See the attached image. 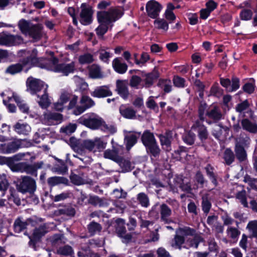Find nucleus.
<instances>
[{
  "label": "nucleus",
  "mask_w": 257,
  "mask_h": 257,
  "mask_svg": "<svg viewBox=\"0 0 257 257\" xmlns=\"http://www.w3.org/2000/svg\"><path fill=\"white\" fill-rule=\"evenodd\" d=\"M116 163L121 167L122 172H128L132 169L131 163L128 160L122 159L121 157L119 158V161Z\"/></svg>",
  "instance_id": "obj_44"
},
{
  "label": "nucleus",
  "mask_w": 257,
  "mask_h": 257,
  "mask_svg": "<svg viewBox=\"0 0 257 257\" xmlns=\"http://www.w3.org/2000/svg\"><path fill=\"white\" fill-rule=\"evenodd\" d=\"M158 86L165 93H169L172 90V82L170 79H160L158 83Z\"/></svg>",
  "instance_id": "obj_37"
},
{
  "label": "nucleus",
  "mask_w": 257,
  "mask_h": 257,
  "mask_svg": "<svg viewBox=\"0 0 257 257\" xmlns=\"http://www.w3.org/2000/svg\"><path fill=\"white\" fill-rule=\"evenodd\" d=\"M231 98L230 95H225L223 96L222 108L224 111H229L230 108L232 107V104L230 102Z\"/></svg>",
  "instance_id": "obj_49"
},
{
  "label": "nucleus",
  "mask_w": 257,
  "mask_h": 257,
  "mask_svg": "<svg viewBox=\"0 0 257 257\" xmlns=\"http://www.w3.org/2000/svg\"><path fill=\"white\" fill-rule=\"evenodd\" d=\"M224 160L227 164H231L234 160V155L233 152L230 149H226L224 153Z\"/></svg>",
  "instance_id": "obj_58"
},
{
  "label": "nucleus",
  "mask_w": 257,
  "mask_h": 257,
  "mask_svg": "<svg viewBox=\"0 0 257 257\" xmlns=\"http://www.w3.org/2000/svg\"><path fill=\"white\" fill-rule=\"evenodd\" d=\"M14 130L20 135H27L30 132L31 128L27 123L17 122L14 126Z\"/></svg>",
  "instance_id": "obj_29"
},
{
  "label": "nucleus",
  "mask_w": 257,
  "mask_h": 257,
  "mask_svg": "<svg viewBox=\"0 0 257 257\" xmlns=\"http://www.w3.org/2000/svg\"><path fill=\"white\" fill-rule=\"evenodd\" d=\"M160 73L157 68H155L153 70L149 73L145 75V86L146 87H150L154 83L155 80L159 78Z\"/></svg>",
  "instance_id": "obj_24"
},
{
  "label": "nucleus",
  "mask_w": 257,
  "mask_h": 257,
  "mask_svg": "<svg viewBox=\"0 0 257 257\" xmlns=\"http://www.w3.org/2000/svg\"><path fill=\"white\" fill-rule=\"evenodd\" d=\"M174 185H170V189L174 193L178 192V188L187 192H190L191 190L190 184L183 179L182 176H176L174 179Z\"/></svg>",
  "instance_id": "obj_14"
},
{
  "label": "nucleus",
  "mask_w": 257,
  "mask_h": 257,
  "mask_svg": "<svg viewBox=\"0 0 257 257\" xmlns=\"http://www.w3.org/2000/svg\"><path fill=\"white\" fill-rule=\"evenodd\" d=\"M192 129L198 132L199 137L202 141L207 138L208 133L206 128L201 121H196L192 126Z\"/></svg>",
  "instance_id": "obj_23"
},
{
  "label": "nucleus",
  "mask_w": 257,
  "mask_h": 257,
  "mask_svg": "<svg viewBox=\"0 0 257 257\" xmlns=\"http://www.w3.org/2000/svg\"><path fill=\"white\" fill-rule=\"evenodd\" d=\"M30 157V160L31 161H33L35 159L34 157H30V154L29 153H19L15 155L14 156V159L15 161H21V160H29Z\"/></svg>",
  "instance_id": "obj_50"
},
{
  "label": "nucleus",
  "mask_w": 257,
  "mask_h": 257,
  "mask_svg": "<svg viewBox=\"0 0 257 257\" xmlns=\"http://www.w3.org/2000/svg\"><path fill=\"white\" fill-rule=\"evenodd\" d=\"M27 90L32 94H35L46 87V85L42 80L33 78L29 77L26 81Z\"/></svg>",
  "instance_id": "obj_12"
},
{
  "label": "nucleus",
  "mask_w": 257,
  "mask_h": 257,
  "mask_svg": "<svg viewBox=\"0 0 257 257\" xmlns=\"http://www.w3.org/2000/svg\"><path fill=\"white\" fill-rule=\"evenodd\" d=\"M79 21L83 25H88L92 22L93 11L91 6L86 3H82L80 6Z\"/></svg>",
  "instance_id": "obj_10"
},
{
  "label": "nucleus",
  "mask_w": 257,
  "mask_h": 257,
  "mask_svg": "<svg viewBox=\"0 0 257 257\" xmlns=\"http://www.w3.org/2000/svg\"><path fill=\"white\" fill-rule=\"evenodd\" d=\"M114 223L116 231L118 236L122 238V241L124 243L129 242L132 239V236L130 234H126L124 220L117 218L115 220Z\"/></svg>",
  "instance_id": "obj_15"
},
{
  "label": "nucleus",
  "mask_w": 257,
  "mask_h": 257,
  "mask_svg": "<svg viewBox=\"0 0 257 257\" xmlns=\"http://www.w3.org/2000/svg\"><path fill=\"white\" fill-rule=\"evenodd\" d=\"M8 186V182L5 173L0 174V191L7 190Z\"/></svg>",
  "instance_id": "obj_62"
},
{
  "label": "nucleus",
  "mask_w": 257,
  "mask_h": 257,
  "mask_svg": "<svg viewBox=\"0 0 257 257\" xmlns=\"http://www.w3.org/2000/svg\"><path fill=\"white\" fill-rule=\"evenodd\" d=\"M112 95V92L106 85H103L96 88L91 93V95L94 97L101 98L105 97Z\"/></svg>",
  "instance_id": "obj_21"
},
{
  "label": "nucleus",
  "mask_w": 257,
  "mask_h": 257,
  "mask_svg": "<svg viewBox=\"0 0 257 257\" xmlns=\"http://www.w3.org/2000/svg\"><path fill=\"white\" fill-rule=\"evenodd\" d=\"M18 27L23 34L28 35L35 41H38L43 36V27L41 24H32L25 20H21Z\"/></svg>",
  "instance_id": "obj_5"
},
{
  "label": "nucleus",
  "mask_w": 257,
  "mask_h": 257,
  "mask_svg": "<svg viewBox=\"0 0 257 257\" xmlns=\"http://www.w3.org/2000/svg\"><path fill=\"white\" fill-rule=\"evenodd\" d=\"M47 232L44 226H41L38 228H36L33 233V239L35 240L39 239L43 236Z\"/></svg>",
  "instance_id": "obj_47"
},
{
  "label": "nucleus",
  "mask_w": 257,
  "mask_h": 257,
  "mask_svg": "<svg viewBox=\"0 0 257 257\" xmlns=\"http://www.w3.org/2000/svg\"><path fill=\"white\" fill-rule=\"evenodd\" d=\"M250 140L247 136L241 137L238 139L236 146H240L242 147H247L250 144Z\"/></svg>",
  "instance_id": "obj_57"
},
{
  "label": "nucleus",
  "mask_w": 257,
  "mask_h": 257,
  "mask_svg": "<svg viewBox=\"0 0 257 257\" xmlns=\"http://www.w3.org/2000/svg\"><path fill=\"white\" fill-rule=\"evenodd\" d=\"M175 233L171 246L180 250L183 248H197L199 243L203 241V238L196 233V230L188 226L179 227Z\"/></svg>",
  "instance_id": "obj_1"
},
{
  "label": "nucleus",
  "mask_w": 257,
  "mask_h": 257,
  "mask_svg": "<svg viewBox=\"0 0 257 257\" xmlns=\"http://www.w3.org/2000/svg\"><path fill=\"white\" fill-rule=\"evenodd\" d=\"M57 252L60 255L74 257V251L72 248L69 245H65L60 247L57 250Z\"/></svg>",
  "instance_id": "obj_41"
},
{
  "label": "nucleus",
  "mask_w": 257,
  "mask_h": 257,
  "mask_svg": "<svg viewBox=\"0 0 257 257\" xmlns=\"http://www.w3.org/2000/svg\"><path fill=\"white\" fill-rule=\"evenodd\" d=\"M79 121L91 129L96 130L100 129L103 120L101 118L98 117L86 118L83 116L79 119Z\"/></svg>",
  "instance_id": "obj_16"
},
{
  "label": "nucleus",
  "mask_w": 257,
  "mask_h": 257,
  "mask_svg": "<svg viewBox=\"0 0 257 257\" xmlns=\"http://www.w3.org/2000/svg\"><path fill=\"white\" fill-rule=\"evenodd\" d=\"M124 143L126 149L130 150L137 143V139L141 135L140 133L124 131Z\"/></svg>",
  "instance_id": "obj_19"
},
{
  "label": "nucleus",
  "mask_w": 257,
  "mask_h": 257,
  "mask_svg": "<svg viewBox=\"0 0 257 257\" xmlns=\"http://www.w3.org/2000/svg\"><path fill=\"white\" fill-rule=\"evenodd\" d=\"M221 94V89L219 88L218 84L216 82L213 84L210 88L209 95L219 97Z\"/></svg>",
  "instance_id": "obj_55"
},
{
  "label": "nucleus",
  "mask_w": 257,
  "mask_h": 257,
  "mask_svg": "<svg viewBox=\"0 0 257 257\" xmlns=\"http://www.w3.org/2000/svg\"><path fill=\"white\" fill-rule=\"evenodd\" d=\"M236 198L240 201L243 206L245 207L248 206L246 198V192L245 190H242L237 193Z\"/></svg>",
  "instance_id": "obj_59"
},
{
  "label": "nucleus",
  "mask_w": 257,
  "mask_h": 257,
  "mask_svg": "<svg viewBox=\"0 0 257 257\" xmlns=\"http://www.w3.org/2000/svg\"><path fill=\"white\" fill-rule=\"evenodd\" d=\"M27 225L26 222L22 221L21 218H18L14 222V230L16 232L19 233L26 227Z\"/></svg>",
  "instance_id": "obj_45"
},
{
  "label": "nucleus",
  "mask_w": 257,
  "mask_h": 257,
  "mask_svg": "<svg viewBox=\"0 0 257 257\" xmlns=\"http://www.w3.org/2000/svg\"><path fill=\"white\" fill-rule=\"evenodd\" d=\"M47 87L48 86L46 85V87L44 88V94L41 96L40 100L38 102L39 105L43 108H46L50 104L47 93Z\"/></svg>",
  "instance_id": "obj_38"
},
{
  "label": "nucleus",
  "mask_w": 257,
  "mask_h": 257,
  "mask_svg": "<svg viewBox=\"0 0 257 257\" xmlns=\"http://www.w3.org/2000/svg\"><path fill=\"white\" fill-rule=\"evenodd\" d=\"M211 203L210 201L208 200L207 196H203L202 197V209L203 211L207 213L211 208Z\"/></svg>",
  "instance_id": "obj_64"
},
{
  "label": "nucleus",
  "mask_w": 257,
  "mask_h": 257,
  "mask_svg": "<svg viewBox=\"0 0 257 257\" xmlns=\"http://www.w3.org/2000/svg\"><path fill=\"white\" fill-rule=\"evenodd\" d=\"M162 9V6L155 0L149 1L146 5L148 15L153 19H155L159 16Z\"/></svg>",
  "instance_id": "obj_17"
},
{
  "label": "nucleus",
  "mask_w": 257,
  "mask_h": 257,
  "mask_svg": "<svg viewBox=\"0 0 257 257\" xmlns=\"http://www.w3.org/2000/svg\"><path fill=\"white\" fill-rule=\"evenodd\" d=\"M228 236L232 239H236L240 234V231L236 228L229 227L226 230Z\"/></svg>",
  "instance_id": "obj_61"
},
{
  "label": "nucleus",
  "mask_w": 257,
  "mask_h": 257,
  "mask_svg": "<svg viewBox=\"0 0 257 257\" xmlns=\"http://www.w3.org/2000/svg\"><path fill=\"white\" fill-rule=\"evenodd\" d=\"M25 162H21L13 164L11 166V169L13 172H20L23 173L25 172Z\"/></svg>",
  "instance_id": "obj_60"
},
{
  "label": "nucleus",
  "mask_w": 257,
  "mask_h": 257,
  "mask_svg": "<svg viewBox=\"0 0 257 257\" xmlns=\"http://www.w3.org/2000/svg\"><path fill=\"white\" fill-rule=\"evenodd\" d=\"M23 41V38L20 36H14L6 32L0 33V45L11 46L19 45Z\"/></svg>",
  "instance_id": "obj_11"
},
{
  "label": "nucleus",
  "mask_w": 257,
  "mask_h": 257,
  "mask_svg": "<svg viewBox=\"0 0 257 257\" xmlns=\"http://www.w3.org/2000/svg\"><path fill=\"white\" fill-rule=\"evenodd\" d=\"M107 143L101 138H95L94 140H78L72 137L69 140V145L75 152L83 155L86 151L89 152H100L105 148Z\"/></svg>",
  "instance_id": "obj_2"
},
{
  "label": "nucleus",
  "mask_w": 257,
  "mask_h": 257,
  "mask_svg": "<svg viewBox=\"0 0 257 257\" xmlns=\"http://www.w3.org/2000/svg\"><path fill=\"white\" fill-rule=\"evenodd\" d=\"M123 15L121 9L117 8H110L107 11H100L97 13V20L98 23L107 25L115 22Z\"/></svg>",
  "instance_id": "obj_7"
},
{
  "label": "nucleus",
  "mask_w": 257,
  "mask_h": 257,
  "mask_svg": "<svg viewBox=\"0 0 257 257\" xmlns=\"http://www.w3.org/2000/svg\"><path fill=\"white\" fill-rule=\"evenodd\" d=\"M23 68V64H22L20 61L18 63L11 64L6 69L5 73L11 75H15L22 72Z\"/></svg>",
  "instance_id": "obj_31"
},
{
  "label": "nucleus",
  "mask_w": 257,
  "mask_h": 257,
  "mask_svg": "<svg viewBox=\"0 0 257 257\" xmlns=\"http://www.w3.org/2000/svg\"><path fill=\"white\" fill-rule=\"evenodd\" d=\"M88 229L89 232L92 235H93L98 232H99L101 230L102 227L101 225L98 223L92 222L88 225Z\"/></svg>",
  "instance_id": "obj_48"
},
{
  "label": "nucleus",
  "mask_w": 257,
  "mask_h": 257,
  "mask_svg": "<svg viewBox=\"0 0 257 257\" xmlns=\"http://www.w3.org/2000/svg\"><path fill=\"white\" fill-rule=\"evenodd\" d=\"M161 219L166 223L169 222V217L171 215V209L165 204L160 206Z\"/></svg>",
  "instance_id": "obj_30"
},
{
  "label": "nucleus",
  "mask_w": 257,
  "mask_h": 257,
  "mask_svg": "<svg viewBox=\"0 0 257 257\" xmlns=\"http://www.w3.org/2000/svg\"><path fill=\"white\" fill-rule=\"evenodd\" d=\"M89 77L93 79H98L103 77V74L99 65L93 64L88 67Z\"/></svg>",
  "instance_id": "obj_25"
},
{
  "label": "nucleus",
  "mask_w": 257,
  "mask_h": 257,
  "mask_svg": "<svg viewBox=\"0 0 257 257\" xmlns=\"http://www.w3.org/2000/svg\"><path fill=\"white\" fill-rule=\"evenodd\" d=\"M159 138L163 149L166 151H170L171 150V136L170 133H166L165 135H160Z\"/></svg>",
  "instance_id": "obj_28"
},
{
  "label": "nucleus",
  "mask_w": 257,
  "mask_h": 257,
  "mask_svg": "<svg viewBox=\"0 0 257 257\" xmlns=\"http://www.w3.org/2000/svg\"><path fill=\"white\" fill-rule=\"evenodd\" d=\"M47 182L49 186H54L60 184L67 185L68 180L64 177L55 176L49 178Z\"/></svg>",
  "instance_id": "obj_33"
},
{
  "label": "nucleus",
  "mask_w": 257,
  "mask_h": 257,
  "mask_svg": "<svg viewBox=\"0 0 257 257\" xmlns=\"http://www.w3.org/2000/svg\"><path fill=\"white\" fill-rule=\"evenodd\" d=\"M98 23L99 25L96 28L95 32L98 38L103 39L104 35L108 31V26L102 23Z\"/></svg>",
  "instance_id": "obj_43"
},
{
  "label": "nucleus",
  "mask_w": 257,
  "mask_h": 257,
  "mask_svg": "<svg viewBox=\"0 0 257 257\" xmlns=\"http://www.w3.org/2000/svg\"><path fill=\"white\" fill-rule=\"evenodd\" d=\"M13 98L17 103L20 111L23 112H28L30 110V107L28 104L22 98L16 95H13Z\"/></svg>",
  "instance_id": "obj_27"
},
{
  "label": "nucleus",
  "mask_w": 257,
  "mask_h": 257,
  "mask_svg": "<svg viewBox=\"0 0 257 257\" xmlns=\"http://www.w3.org/2000/svg\"><path fill=\"white\" fill-rule=\"evenodd\" d=\"M99 56L100 60L104 63L108 64L109 61V59L111 57V54L109 52H107L103 47H100L98 50Z\"/></svg>",
  "instance_id": "obj_39"
},
{
  "label": "nucleus",
  "mask_w": 257,
  "mask_h": 257,
  "mask_svg": "<svg viewBox=\"0 0 257 257\" xmlns=\"http://www.w3.org/2000/svg\"><path fill=\"white\" fill-rule=\"evenodd\" d=\"M100 130L104 132H107L111 134L115 133L117 131L116 127L114 125L106 124L104 121L100 127Z\"/></svg>",
  "instance_id": "obj_53"
},
{
  "label": "nucleus",
  "mask_w": 257,
  "mask_h": 257,
  "mask_svg": "<svg viewBox=\"0 0 257 257\" xmlns=\"http://www.w3.org/2000/svg\"><path fill=\"white\" fill-rule=\"evenodd\" d=\"M95 105V102L90 97L87 95H83L79 101L76 103L74 109H73L74 112H83L87 109L93 107Z\"/></svg>",
  "instance_id": "obj_13"
},
{
  "label": "nucleus",
  "mask_w": 257,
  "mask_h": 257,
  "mask_svg": "<svg viewBox=\"0 0 257 257\" xmlns=\"http://www.w3.org/2000/svg\"><path fill=\"white\" fill-rule=\"evenodd\" d=\"M142 82V79L137 75H133L130 80V85L133 88L138 89Z\"/></svg>",
  "instance_id": "obj_51"
},
{
  "label": "nucleus",
  "mask_w": 257,
  "mask_h": 257,
  "mask_svg": "<svg viewBox=\"0 0 257 257\" xmlns=\"http://www.w3.org/2000/svg\"><path fill=\"white\" fill-rule=\"evenodd\" d=\"M206 110L207 112H217L218 107L216 104L213 103L209 107L207 104L204 101H201L198 107L199 112H204Z\"/></svg>",
  "instance_id": "obj_32"
},
{
  "label": "nucleus",
  "mask_w": 257,
  "mask_h": 257,
  "mask_svg": "<svg viewBox=\"0 0 257 257\" xmlns=\"http://www.w3.org/2000/svg\"><path fill=\"white\" fill-rule=\"evenodd\" d=\"M138 199L142 206L147 207L149 206V200L145 193H139L138 195Z\"/></svg>",
  "instance_id": "obj_56"
},
{
  "label": "nucleus",
  "mask_w": 257,
  "mask_h": 257,
  "mask_svg": "<svg viewBox=\"0 0 257 257\" xmlns=\"http://www.w3.org/2000/svg\"><path fill=\"white\" fill-rule=\"evenodd\" d=\"M231 85L228 89L229 92L235 91L239 88V80L238 78L233 77L231 79Z\"/></svg>",
  "instance_id": "obj_63"
},
{
  "label": "nucleus",
  "mask_w": 257,
  "mask_h": 257,
  "mask_svg": "<svg viewBox=\"0 0 257 257\" xmlns=\"http://www.w3.org/2000/svg\"><path fill=\"white\" fill-rule=\"evenodd\" d=\"M18 149L17 144L15 142L8 144H0V152L3 154L14 153Z\"/></svg>",
  "instance_id": "obj_26"
},
{
  "label": "nucleus",
  "mask_w": 257,
  "mask_h": 257,
  "mask_svg": "<svg viewBox=\"0 0 257 257\" xmlns=\"http://www.w3.org/2000/svg\"><path fill=\"white\" fill-rule=\"evenodd\" d=\"M63 120L61 113H44L41 118L43 123L47 125H56L60 123Z\"/></svg>",
  "instance_id": "obj_18"
},
{
  "label": "nucleus",
  "mask_w": 257,
  "mask_h": 257,
  "mask_svg": "<svg viewBox=\"0 0 257 257\" xmlns=\"http://www.w3.org/2000/svg\"><path fill=\"white\" fill-rule=\"evenodd\" d=\"M243 128L250 133L257 132V125L254 122H251L248 119H244L241 121Z\"/></svg>",
  "instance_id": "obj_34"
},
{
  "label": "nucleus",
  "mask_w": 257,
  "mask_h": 257,
  "mask_svg": "<svg viewBox=\"0 0 257 257\" xmlns=\"http://www.w3.org/2000/svg\"><path fill=\"white\" fill-rule=\"evenodd\" d=\"M103 155L105 158L112 160L116 162L119 161L120 158L118 151L114 149L113 147L112 150L108 149L105 151Z\"/></svg>",
  "instance_id": "obj_36"
},
{
  "label": "nucleus",
  "mask_w": 257,
  "mask_h": 257,
  "mask_svg": "<svg viewBox=\"0 0 257 257\" xmlns=\"http://www.w3.org/2000/svg\"><path fill=\"white\" fill-rule=\"evenodd\" d=\"M93 55L89 53H85L78 57V62L81 65L90 64L94 61Z\"/></svg>",
  "instance_id": "obj_35"
},
{
  "label": "nucleus",
  "mask_w": 257,
  "mask_h": 257,
  "mask_svg": "<svg viewBox=\"0 0 257 257\" xmlns=\"http://www.w3.org/2000/svg\"><path fill=\"white\" fill-rule=\"evenodd\" d=\"M112 66L114 70L119 74H124L127 70V65L122 62L120 58H115L112 62Z\"/></svg>",
  "instance_id": "obj_22"
},
{
  "label": "nucleus",
  "mask_w": 257,
  "mask_h": 257,
  "mask_svg": "<svg viewBox=\"0 0 257 257\" xmlns=\"http://www.w3.org/2000/svg\"><path fill=\"white\" fill-rule=\"evenodd\" d=\"M142 141L147 150L149 151L154 157H156L159 154L160 150L153 134L148 131H146L142 135Z\"/></svg>",
  "instance_id": "obj_8"
},
{
  "label": "nucleus",
  "mask_w": 257,
  "mask_h": 257,
  "mask_svg": "<svg viewBox=\"0 0 257 257\" xmlns=\"http://www.w3.org/2000/svg\"><path fill=\"white\" fill-rule=\"evenodd\" d=\"M36 188V184L35 180L28 176L23 177L17 185V189L22 193L27 192H33Z\"/></svg>",
  "instance_id": "obj_9"
},
{
  "label": "nucleus",
  "mask_w": 257,
  "mask_h": 257,
  "mask_svg": "<svg viewBox=\"0 0 257 257\" xmlns=\"http://www.w3.org/2000/svg\"><path fill=\"white\" fill-rule=\"evenodd\" d=\"M252 16V12L251 10L243 9L240 13V17L242 20L247 21L250 20Z\"/></svg>",
  "instance_id": "obj_52"
},
{
  "label": "nucleus",
  "mask_w": 257,
  "mask_h": 257,
  "mask_svg": "<svg viewBox=\"0 0 257 257\" xmlns=\"http://www.w3.org/2000/svg\"><path fill=\"white\" fill-rule=\"evenodd\" d=\"M76 127L77 126L76 124L70 123L65 127H61L60 132L67 135H69L74 133L75 131Z\"/></svg>",
  "instance_id": "obj_54"
},
{
  "label": "nucleus",
  "mask_w": 257,
  "mask_h": 257,
  "mask_svg": "<svg viewBox=\"0 0 257 257\" xmlns=\"http://www.w3.org/2000/svg\"><path fill=\"white\" fill-rule=\"evenodd\" d=\"M78 99V97L67 91L61 93L59 100L53 103V108L54 110L62 111L65 108L69 111L74 109Z\"/></svg>",
  "instance_id": "obj_4"
},
{
  "label": "nucleus",
  "mask_w": 257,
  "mask_h": 257,
  "mask_svg": "<svg viewBox=\"0 0 257 257\" xmlns=\"http://www.w3.org/2000/svg\"><path fill=\"white\" fill-rule=\"evenodd\" d=\"M116 91L122 98L124 99H127L130 94L127 87V81L126 80H117Z\"/></svg>",
  "instance_id": "obj_20"
},
{
  "label": "nucleus",
  "mask_w": 257,
  "mask_h": 257,
  "mask_svg": "<svg viewBox=\"0 0 257 257\" xmlns=\"http://www.w3.org/2000/svg\"><path fill=\"white\" fill-rule=\"evenodd\" d=\"M235 154L237 158L239 161H245L246 158V154L243 147L240 146H236Z\"/></svg>",
  "instance_id": "obj_46"
},
{
  "label": "nucleus",
  "mask_w": 257,
  "mask_h": 257,
  "mask_svg": "<svg viewBox=\"0 0 257 257\" xmlns=\"http://www.w3.org/2000/svg\"><path fill=\"white\" fill-rule=\"evenodd\" d=\"M71 182L76 185H81L87 183V181L84 176H81L76 174H72L70 176Z\"/></svg>",
  "instance_id": "obj_42"
},
{
  "label": "nucleus",
  "mask_w": 257,
  "mask_h": 257,
  "mask_svg": "<svg viewBox=\"0 0 257 257\" xmlns=\"http://www.w3.org/2000/svg\"><path fill=\"white\" fill-rule=\"evenodd\" d=\"M155 28L162 30L164 32H166L169 28L168 24L167 21L163 19H158L154 21Z\"/></svg>",
  "instance_id": "obj_40"
},
{
  "label": "nucleus",
  "mask_w": 257,
  "mask_h": 257,
  "mask_svg": "<svg viewBox=\"0 0 257 257\" xmlns=\"http://www.w3.org/2000/svg\"><path fill=\"white\" fill-rule=\"evenodd\" d=\"M58 59L54 57L49 59V60H47L48 67L46 69L56 72L61 73L65 76L74 72L75 70V62H72L69 64H58Z\"/></svg>",
  "instance_id": "obj_6"
},
{
  "label": "nucleus",
  "mask_w": 257,
  "mask_h": 257,
  "mask_svg": "<svg viewBox=\"0 0 257 257\" xmlns=\"http://www.w3.org/2000/svg\"><path fill=\"white\" fill-rule=\"evenodd\" d=\"M22 56H24V57L20 61L24 67L38 66L46 69L48 67L47 60H49V59L38 58V51L36 49H34L32 51L24 50L22 51Z\"/></svg>",
  "instance_id": "obj_3"
}]
</instances>
